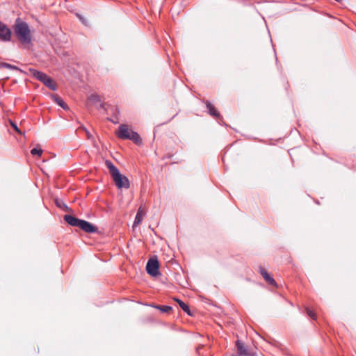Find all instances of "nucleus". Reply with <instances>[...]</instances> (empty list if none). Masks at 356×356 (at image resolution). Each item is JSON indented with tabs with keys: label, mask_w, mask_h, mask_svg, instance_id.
<instances>
[{
	"label": "nucleus",
	"mask_w": 356,
	"mask_h": 356,
	"mask_svg": "<svg viewBox=\"0 0 356 356\" xmlns=\"http://www.w3.org/2000/svg\"><path fill=\"white\" fill-rule=\"evenodd\" d=\"M14 31L19 40L23 44H29L31 43V31L28 24L17 18L14 25Z\"/></svg>",
	"instance_id": "obj_1"
},
{
	"label": "nucleus",
	"mask_w": 356,
	"mask_h": 356,
	"mask_svg": "<svg viewBox=\"0 0 356 356\" xmlns=\"http://www.w3.org/2000/svg\"><path fill=\"white\" fill-rule=\"evenodd\" d=\"M106 166L109 170L111 177L118 188H124L126 189L130 187V183L129 179L122 175L118 168L109 160L105 161Z\"/></svg>",
	"instance_id": "obj_2"
},
{
	"label": "nucleus",
	"mask_w": 356,
	"mask_h": 356,
	"mask_svg": "<svg viewBox=\"0 0 356 356\" xmlns=\"http://www.w3.org/2000/svg\"><path fill=\"white\" fill-rule=\"evenodd\" d=\"M116 136L120 139L131 140L137 145L141 143L140 135L137 132L130 130L128 126L124 124L119 126Z\"/></svg>",
	"instance_id": "obj_3"
},
{
	"label": "nucleus",
	"mask_w": 356,
	"mask_h": 356,
	"mask_svg": "<svg viewBox=\"0 0 356 356\" xmlns=\"http://www.w3.org/2000/svg\"><path fill=\"white\" fill-rule=\"evenodd\" d=\"M30 72L33 77L43 83L49 89L52 90H56L57 89L56 82L47 74L35 69H30Z\"/></svg>",
	"instance_id": "obj_4"
},
{
	"label": "nucleus",
	"mask_w": 356,
	"mask_h": 356,
	"mask_svg": "<svg viewBox=\"0 0 356 356\" xmlns=\"http://www.w3.org/2000/svg\"><path fill=\"white\" fill-rule=\"evenodd\" d=\"M236 347L238 356H255L256 352L249 346L245 344L242 341H236Z\"/></svg>",
	"instance_id": "obj_5"
},
{
	"label": "nucleus",
	"mask_w": 356,
	"mask_h": 356,
	"mask_svg": "<svg viewBox=\"0 0 356 356\" xmlns=\"http://www.w3.org/2000/svg\"><path fill=\"white\" fill-rule=\"evenodd\" d=\"M159 268V263L156 257L149 259L146 266V270L149 275L153 277L159 275L160 274Z\"/></svg>",
	"instance_id": "obj_6"
},
{
	"label": "nucleus",
	"mask_w": 356,
	"mask_h": 356,
	"mask_svg": "<svg viewBox=\"0 0 356 356\" xmlns=\"http://www.w3.org/2000/svg\"><path fill=\"white\" fill-rule=\"evenodd\" d=\"M0 39L6 42L10 41L11 39L10 29L1 22H0Z\"/></svg>",
	"instance_id": "obj_7"
},
{
	"label": "nucleus",
	"mask_w": 356,
	"mask_h": 356,
	"mask_svg": "<svg viewBox=\"0 0 356 356\" xmlns=\"http://www.w3.org/2000/svg\"><path fill=\"white\" fill-rule=\"evenodd\" d=\"M79 228L86 233H95L98 232V228L92 223L82 220L80 222Z\"/></svg>",
	"instance_id": "obj_8"
},
{
	"label": "nucleus",
	"mask_w": 356,
	"mask_h": 356,
	"mask_svg": "<svg viewBox=\"0 0 356 356\" xmlns=\"http://www.w3.org/2000/svg\"><path fill=\"white\" fill-rule=\"evenodd\" d=\"M88 102L90 104L95 106L97 109L104 108V104H102L99 96L96 94L91 95L88 97Z\"/></svg>",
	"instance_id": "obj_9"
},
{
	"label": "nucleus",
	"mask_w": 356,
	"mask_h": 356,
	"mask_svg": "<svg viewBox=\"0 0 356 356\" xmlns=\"http://www.w3.org/2000/svg\"><path fill=\"white\" fill-rule=\"evenodd\" d=\"M65 221L72 227H79L80 222H81V219H79L71 215H65L64 216Z\"/></svg>",
	"instance_id": "obj_10"
},
{
	"label": "nucleus",
	"mask_w": 356,
	"mask_h": 356,
	"mask_svg": "<svg viewBox=\"0 0 356 356\" xmlns=\"http://www.w3.org/2000/svg\"><path fill=\"white\" fill-rule=\"evenodd\" d=\"M259 272L264 279L269 284L273 286H276L277 283L273 277H272L270 274L262 267L259 268Z\"/></svg>",
	"instance_id": "obj_11"
},
{
	"label": "nucleus",
	"mask_w": 356,
	"mask_h": 356,
	"mask_svg": "<svg viewBox=\"0 0 356 356\" xmlns=\"http://www.w3.org/2000/svg\"><path fill=\"white\" fill-rule=\"evenodd\" d=\"M206 106L207 108L208 109V113H209V115L214 118H218L220 116L219 112L216 109L214 106L210 102H206Z\"/></svg>",
	"instance_id": "obj_12"
},
{
	"label": "nucleus",
	"mask_w": 356,
	"mask_h": 356,
	"mask_svg": "<svg viewBox=\"0 0 356 356\" xmlns=\"http://www.w3.org/2000/svg\"><path fill=\"white\" fill-rule=\"evenodd\" d=\"M175 300L178 302L180 307L184 312H186L187 314L190 316L191 315L190 308L185 302H184L182 300L179 299H175Z\"/></svg>",
	"instance_id": "obj_13"
},
{
	"label": "nucleus",
	"mask_w": 356,
	"mask_h": 356,
	"mask_svg": "<svg viewBox=\"0 0 356 356\" xmlns=\"http://www.w3.org/2000/svg\"><path fill=\"white\" fill-rule=\"evenodd\" d=\"M142 221V211L141 208H140L136 215L134 222V227L138 226Z\"/></svg>",
	"instance_id": "obj_14"
},
{
	"label": "nucleus",
	"mask_w": 356,
	"mask_h": 356,
	"mask_svg": "<svg viewBox=\"0 0 356 356\" xmlns=\"http://www.w3.org/2000/svg\"><path fill=\"white\" fill-rule=\"evenodd\" d=\"M2 67L13 70H19V68L18 67L4 62L0 63V70Z\"/></svg>",
	"instance_id": "obj_15"
},
{
	"label": "nucleus",
	"mask_w": 356,
	"mask_h": 356,
	"mask_svg": "<svg viewBox=\"0 0 356 356\" xmlns=\"http://www.w3.org/2000/svg\"><path fill=\"white\" fill-rule=\"evenodd\" d=\"M155 308L159 309V310H161L162 312H164V313H168L172 309V307L170 306H167V305H162V306L157 305V306H155Z\"/></svg>",
	"instance_id": "obj_16"
},
{
	"label": "nucleus",
	"mask_w": 356,
	"mask_h": 356,
	"mask_svg": "<svg viewBox=\"0 0 356 356\" xmlns=\"http://www.w3.org/2000/svg\"><path fill=\"white\" fill-rule=\"evenodd\" d=\"M31 154L33 156H40L42 154V149L40 147H34L31 149Z\"/></svg>",
	"instance_id": "obj_17"
},
{
	"label": "nucleus",
	"mask_w": 356,
	"mask_h": 356,
	"mask_svg": "<svg viewBox=\"0 0 356 356\" xmlns=\"http://www.w3.org/2000/svg\"><path fill=\"white\" fill-rule=\"evenodd\" d=\"M54 100L57 103L58 105H59L60 106H61L63 108H66V104L60 97H55Z\"/></svg>",
	"instance_id": "obj_18"
},
{
	"label": "nucleus",
	"mask_w": 356,
	"mask_h": 356,
	"mask_svg": "<svg viewBox=\"0 0 356 356\" xmlns=\"http://www.w3.org/2000/svg\"><path fill=\"white\" fill-rule=\"evenodd\" d=\"M306 312H307V315L312 318V319L315 320L316 319V314L312 311L309 308L307 307L306 308Z\"/></svg>",
	"instance_id": "obj_19"
},
{
	"label": "nucleus",
	"mask_w": 356,
	"mask_h": 356,
	"mask_svg": "<svg viewBox=\"0 0 356 356\" xmlns=\"http://www.w3.org/2000/svg\"><path fill=\"white\" fill-rule=\"evenodd\" d=\"M76 16L78 17V18L79 19V20L84 24V25H88V21L86 20V19L83 17L82 15H79V14H77Z\"/></svg>",
	"instance_id": "obj_20"
},
{
	"label": "nucleus",
	"mask_w": 356,
	"mask_h": 356,
	"mask_svg": "<svg viewBox=\"0 0 356 356\" xmlns=\"http://www.w3.org/2000/svg\"><path fill=\"white\" fill-rule=\"evenodd\" d=\"M10 124L12 126V127L19 134H22V131L19 129L18 127L17 126V124L15 123H14L13 122L10 121Z\"/></svg>",
	"instance_id": "obj_21"
},
{
	"label": "nucleus",
	"mask_w": 356,
	"mask_h": 356,
	"mask_svg": "<svg viewBox=\"0 0 356 356\" xmlns=\"http://www.w3.org/2000/svg\"><path fill=\"white\" fill-rule=\"evenodd\" d=\"M83 129L86 132L87 138L88 139H92V135L88 131V129L86 128H85V127H83Z\"/></svg>",
	"instance_id": "obj_22"
}]
</instances>
